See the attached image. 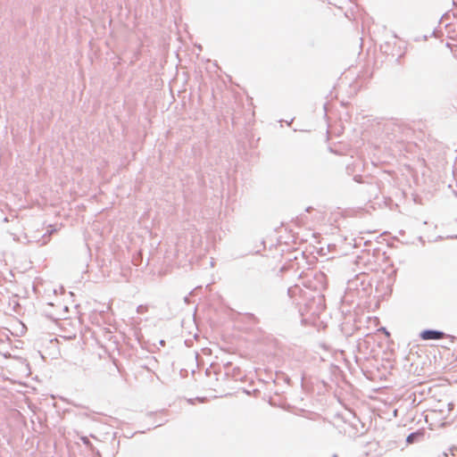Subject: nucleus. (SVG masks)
Returning <instances> with one entry per match:
<instances>
[{
    "label": "nucleus",
    "mask_w": 457,
    "mask_h": 457,
    "mask_svg": "<svg viewBox=\"0 0 457 457\" xmlns=\"http://www.w3.org/2000/svg\"><path fill=\"white\" fill-rule=\"evenodd\" d=\"M452 451V453L454 454L453 451L457 450V447L456 446H453L450 449Z\"/></svg>",
    "instance_id": "obj_14"
},
{
    "label": "nucleus",
    "mask_w": 457,
    "mask_h": 457,
    "mask_svg": "<svg viewBox=\"0 0 457 457\" xmlns=\"http://www.w3.org/2000/svg\"><path fill=\"white\" fill-rule=\"evenodd\" d=\"M240 369L236 367L233 369L232 370V377L237 380V379H239V375H240Z\"/></svg>",
    "instance_id": "obj_10"
},
{
    "label": "nucleus",
    "mask_w": 457,
    "mask_h": 457,
    "mask_svg": "<svg viewBox=\"0 0 457 457\" xmlns=\"http://www.w3.org/2000/svg\"><path fill=\"white\" fill-rule=\"evenodd\" d=\"M140 311H142V305H138L137 307V312H139Z\"/></svg>",
    "instance_id": "obj_16"
},
{
    "label": "nucleus",
    "mask_w": 457,
    "mask_h": 457,
    "mask_svg": "<svg viewBox=\"0 0 457 457\" xmlns=\"http://www.w3.org/2000/svg\"><path fill=\"white\" fill-rule=\"evenodd\" d=\"M80 440L82 441V443L89 448V450L93 453H96V454H100L99 451L96 450L95 446L92 445V443L90 442V440L88 439L87 436H82L80 437Z\"/></svg>",
    "instance_id": "obj_8"
},
{
    "label": "nucleus",
    "mask_w": 457,
    "mask_h": 457,
    "mask_svg": "<svg viewBox=\"0 0 457 457\" xmlns=\"http://www.w3.org/2000/svg\"><path fill=\"white\" fill-rule=\"evenodd\" d=\"M420 338L423 341L428 340H439L443 337H450L452 341L457 340V337L451 335H446L442 330L433 329V328H426L420 331Z\"/></svg>",
    "instance_id": "obj_2"
},
{
    "label": "nucleus",
    "mask_w": 457,
    "mask_h": 457,
    "mask_svg": "<svg viewBox=\"0 0 457 457\" xmlns=\"http://www.w3.org/2000/svg\"><path fill=\"white\" fill-rule=\"evenodd\" d=\"M332 457H337V454H333Z\"/></svg>",
    "instance_id": "obj_26"
},
{
    "label": "nucleus",
    "mask_w": 457,
    "mask_h": 457,
    "mask_svg": "<svg viewBox=\"0 0 457 457\" xmlns=\"http://www.w3.org/2000/svg\"><path fill=\"white\" fill-rule=\"evenodd\" d=\"M285 381L288 384V383H289V381H290L289 377H287H287L285 378Z\"/></svg>",
    "instance_id": "obj_15"
},
{
    "label": "nucleus",
    "mask_w": 457,
    "mask_h": 457,
    "mask_svg": "<svg viewBox=\"0 0 457 457\" xmlns=\"http://www.w3.org/2000/svg\"><path fill=\"white\" fill-rule=\"evenodd\" d=\"M370 337V335L367 334L364 338L358 339L356 347L359 352H361L363 348H365V349L369 348L370 343L367 339V337Z\"/></svg>",
    "instance_id": "obj_7"
},
{
    "label": "nucleus",
    "mask_w": 457,
    "mask_h": 457,
    "mask_svg": "<svg viewBox=\"0 0 457 457\" xmlns=\"http://www.w3.org/2000/svg\"><path fill=\"white\" fill-rule=\"evenodd\" d=\"M162 423H159V424L155 425V426H154V428L159 427V426H162Z\"/></svg>",
    "instance_id": "obj_24"
},
{
    "label": "nucleus",
    "mask_w": 457,
    "mask_h": 457,
    "mask_svg": "<svg viewBox=\"0 0 457 457\" xmlns=\"http://www.w3.org/2000/svg\"><path fill=\"white\" fill-rule=\"evenodd\" d=\"M400 127L395 124H388L385 126V133L387 137V139L391 142L396 141L399 142L403 140L401 137H398V133L400 132Z\"/></svg>",
    "instance_id": "obj_4"
},
{
    "label": "nucleus",
    "mask_w": 457,
    "mask_h": 457,
    "mask_svg": "<svg viewBox=\"0 0 457 457\" xmlns=\"http://www.w3.org/2000/svg\"><path fill=\"white\" fill-rule=\"evenodd\" d=\"M8 221H9V220L7 217L4 218V222H8Z\"/></svg>",
    "instance_id": "obj_19"
},
{
    "label": "nucleus",
    "mask_w": 457,
    "mask_h": 457,
    "mask_svg": "<svg viewBox=\"0 0 457 457\" xmlns=\"http://www.w3.org/2000/svg\"><path fill=\"white\" fill-rule=\"evenodd\" d=\"M380 330H382V331H383V333H385L386 337H389V336H390V333L386 330V328L382 327V328H380Z\"/></svg>",
    "instance_id": "obj_12"
},
{
    "label": "nucleus",
    "mask_w": 457,
    "mask_h": 457,
    "mask_svg": "<svg viewBox=\"0 0 457 457\" xmlns=\"http://www.w3.org/2000/svg\"><path fill=\"white\" fill-rule=\"evenodd\" d=\"M292 288H288V295L291 294Z\"/></svg>",
    "instance_id": "obj_22"
},
{
    "label": "nucleus",
    "mask_w": 457,
    "mask_h": 457,
    "mask_svg": "<svg viewBox=\"0 0 457 457\" xmlns=\"http://www.w3.org/2000/svg\"><path fill=\"white\" fill-rule=\"evenodd\" d=\"M54 231H55V229L48 230L47 232L42 235L41 239L39 240L41 242L40 245H45L47 244V242L49 241L50 235Z\"/></svg>",
    "instance_id": "obj_9"
},
{
    "label": "nucleus",
    "mask_w": 457,
    "mask_h": 457,
    "mask_svg": "<svg viewBox=\"0 0 457 457\" xmlns=\"http://www.w3.org/2000/svg\"><path fill=\"white\" fill-rule=\"evenodd\" d=\"M362 191L365 192L369 198H378L380 188L378 180L371 178L370 181H365Z\"/></svg>",
    "instance_id": "obj_3"
},
{
    "label": "nucleus",
    "mask_w": 457,
    "mask_h": 457,
    "mask_svg": "<svg viewBox=\"0 0 457 457\" xmlns=\"http://www.w3.org/2000/svg\"><path fill=\"white\" fill-rule=\"evenodd\" d=\"M245 393L247 394V395L250 394L249 391H247V390H245Z\"/></svg>",
    "instance_id": "obj_25"
},
{
    "label": "nucleus",
    "mask_w": 457,
    "mask_h": 457,
    "mask_svg": "<svg viewBox=\"0 0 457 457\" xmlns=\"http://www.w3.org/2000/svg\"><path fill=\"white\" fill-rule=\"evenodd\" d=\"M159 345H160L161 346H164V345H165V341H164L163 339H161V340L159 341Z\"/></svg>",
    "instance_id": "obj_13"
},
{
    "label": "nucleus",
    "mask_w": 457,
    "mask_h": 457,
    "mask_svg": "<svg viewBox=\"0 0 457 457\" xmlns=\"http://www.w3.org/2000/svg\"><path fill=\"white\" fill-rule=\"evenodd\" d=\"M425 436V431L423 429H418L414 432L410 433L406 437V443L408 445H411L420 441Z\"/></svg>",
    "instance_id": "obj_6"
},
{
    "label": "nucleus",
    "mask_w": 457,
    "mask_h": 457,
    "mask_svg": "<svg viewBox=\"0 0 457 457\" xmlns=\"http://www.w3.org/2000/svg\"><path fill=\"white\" fill-rule=\"evenodd\" d=\"M140 311H142V305H138L137 307V312H139Z\"/></svg>",
    "instance_id": "obj_17"
},
{
    "label": "nucleus",
    "mask_w": 457,
    "mask_h": 457,
    "mask_svg": "<svg viewBox=\"0 0 457 457\" xmlns=\"http://www.w3.org/2000/svg\"><path fill=\"white\" fill-rule=\"evenodd\" d=\"M188 402H189L190 403H193L194 400H193V399H189V400H188Z\"/></svg>",
    "instance_id": "obj_23"
},
{
    "label": "nucleus",
    "mask_w": 457,
    "mask_h": 457,
    "mask_svg": "<svg viewBox=\"0 0 457 457\" xmlns=\"http://www.w3.org/2000/svg\"><path fill=\"white\" fill-rule=\"evenodd\" d=\"M270 282L266 277L261 274L251 276L245 284L246 291L254 296H262L270 290Z\"/></svg>",
    "instance_id": "obj_1"
},
{
    "label": "nucleus",
    "mask_w": 457,
    "mask_h": 457,
    "mask_svg": "<svg viewBox=\"0 0 457 457\" xmlns=\"http://www.w3.org/2000/svg\"><path fill=\"white\" fill-rule=\"evenodd\" d=\"M353 180L358 182V183H364L365 181L362 179L361 176L360 175H355L353 177Z\"/></svg>",
    "instance_id": "obj_11"
},
{
    "label": "nucleus",
    "mask_w": 457,
    "mask_h": 457,
    "mask_svg": "<svg viewBox=\"0 0 457 457\" xmlns=\"http://www.w3.org/2000/svg\"><path fill=\"white\" fill-rule=\"evenodd\" d=\"M311 210H312V207H311V206L306 208V212H310Z\"/></svg>",
    "instance_id": "obj_18"
},
{
    "label": "nucleus",
    "mask_w": 457,
    "mask_h": 457,
    "mask_svg": "<svg viewBox=\"0 0 457 457\" xmlns=\"http://www.w3.org/2000/svg\"><path fill=\"white\" fill-rule=\"evenodd\" d=\"M366 276L367 275L365 273H360V274L356 275L353 279H349L348 280V288L350 290H358L359 287H361L362 289L364 290L365 287H366V282H365Z\"/></svg>",
    "instance_id": "obj_5"
},
{
    "label": "nucleus",
    "mask_w": 457,
    "mask_h": 457,
    "mask_svg": "<svg viewBox=\"0 0 457 457\" xmlns=\"http://www.w3.org/2000/svg\"><path fill=\"white\" fill-rule=\"evenodd\" d=\"M229 366H231V363H230V362H228V363H226V364H225V367H226V368H227V367H229Z\"/></svg>",
    "instance_id": "obj_20"
},
{
    "label": "nucleus",
    "mask_w": 457,
    "mask_h": 457,
    "mask_svg": "<svg viewBox=\"0 0 457 457\" xmlns=\"http://www.w3.org/2000/svg\"><path fill=\"white\" fill-rule=\"evenodd\" d=\"M419 240H420V242L424 243V240H423L422 237H419Z\"/></svg>",
    "instance_id": "obj_21"
}]
</instances>
